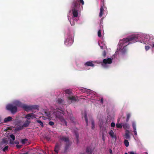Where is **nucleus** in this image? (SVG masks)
I'll list each match as a JSON object with an SVG mask.
<instances>
[{
	"label": "nucleus",
	"mask_w": 154,
	"mask_h": 154,
	"mask_svg": "<svg viewBox=\"0 0 154 154\" xmlns=\"http://www.w3.org/2000/svg\"><path fill=\"white\" fill-rule=\"evenodd\" d=\"M68 103H71L74 102L75 101L77 100V98L75 97L72 96H70L68 97Z\"/></svg>",
	"instance_id": "nucleus-11"
},
{
	"label": "nucleus",
	"mask_w": 154,
	"mask_h": 154,
	"mask_svg": "<svg viewBox=\"0 0 154 154\" xmlns=\"http://www.w3.org/2000/svg\"><path fill=\"white\" fill-rule=\"evenodd\" d=\"M10 144H12V143L11 142V139H10Z\"/></svg>",
	"instance_id": "nucleus-53"
},
{
	"label": "nucleus",
	"mask_w": 154,
	"mask_h": 154,
	"mask_svg": "<svg viewBox=\"0 0 154 154\" xmlns=\"http://www.w3.org/2000/svg\"><path fill=\"white\" fill-rule=\"evenodd\" d=\"M8 140L7 138L3 139L2 141L0 142V146L1 147H3L7 145L8 143Z\"/></svg>",
	"instance_id": "nucleus-10"
},
{
	"label": "nucleus",
	"mask_w": 154,
	"mask_h": 154,
	"mask_svg": "<svg viewBox=\"0 0 154 154\" xmlns=\"http://www.w3.org/2000/svg\"><path fill=\"white\" fill-rule=\"evenodd\" d=\"M59 146L58 144H57L55 146L54 151L57 153L59 151Z\"/></svg>",
	"instance_id": "nucleus-28"
},
{
	"label": "nucleus",
	"mask_w": 154,
	"mask_h": 154,
	"mask_svg": "<svg viewBox=\"0 0 154 154\" xmlns=\"http://www.w3.org/2000/svg\"><path fill=\"white\" fill-rule=\"evenodd\" d=\"M119 119L117 121L116 124V126L117 128H121L123 127V123H119Z\"/></svg>",
	"instance_id": "nucleus-22"
},
{
	"label": "nucleus",
	"mask_w": 154,
	"mask_h": 154,
	"mask_svg": "<svg viewBox=\"0 0 154 154\" xmlns=\"http://www.w3.org/2000/svg\"><path fill=\"white\" fill-rule=\"evenodd\" d=\"M78 67L77 69L79 70H86V69L84 68H81V67L82 66L81 63H79L77 65Z\"/></svg>",
	"instance_id": "nucleus-24"
},
{
	"label": "nucleus",
	"mask_w": 154,
	"mask_h": 154,
	"mask_svg": "<svg viewBox=\"0 0 154 154\" xmlns=\"http://www.w3.org/2000/svg\"><path fill=\"white\" fill-rule=\"evenodd\" d=\"M51 126H52L53 125L54 123V122L52 121H50L48 123Z\"/></svg>",
	"instance_id": "nucleus-39"
},
{
	"label": "nucleus",
	"mask_w": 154,
	"mask_h": 154,
	"mask_svg": "<svg viewBox=\"0 0 154 154\" xmlns=\"http://www.w3.org/2000/svg\"><path fill=\"white\" fill-rule=\"evenodd\" d=\"M128 153L129 154H135V153L133 151L129 152Z\"/></svg>",
	"instance_id": "nucleus-44"
},
{
	"label": "nucleus",
	"mask_w": 154,
	"mask_h": 154,
	"mask_svg": "<svg viewBox=\"0 0 154 154\" xmlns=\"http://www.w3.org/2000/svg\"><path fill=\"white\" fill-rule=\"evenodd\" d=\"M100 102L102 103H103V98H101L100 100Z\"/></svg>",
	"instance_id": "nucleus-48"
},
{
	"label": "nucleus",
	"mask_w": 154,
	"mask_h": 154,
	"mask_svg": "<svg viewBox=\"0 0 154 154\" xmlns=\"http://www.w3.org/2000/svg\"><path fill=\"white\" fill-rule=\"evenodd\" d=\"M75 136L76 137L77 140H78V138L79 137V134H78L77 133L75 132Z\"/></svg>",
	"instance_id": "nucleus-42"
},
{
	"label": "nucleus",
	"mask_w": 154,
	"mask_h": 154,
	"mask_svg": "<svg viewBox=\"0 0 154 154\" xmlns=\"http://www.w3.org/2000/svg\"><path fill=\"white\" fill-rule=\"evenodd\" d=\"M79 90L81 92L86 94V96H84L87 99L90 100L93 102H94L93 100H95L96 96L92 91L84 88H80Z\"/></svg>",
	"instance_id": "nucleus-5"
},
{
	"label": "nucleus",
	"mask_w": 154,
	"mask_h": 154,
	"mask_svg": "<svg viewBox=\"0 0 154 154\" xmlns=\"http://www.w3.org/2000/svg\"><path fill=\"white\" fill-rule=\"evenodd\" d=\"M125 154H128V153H127V152H125Z\"/></svg>",
	"instance_id": "nucleus-52"
},
{
	"label": "nucleus",
	"mask_w": 154,
	"mask_h": 154,
	"mask_svg": "<svg viewBox=\"0 0 154 154\" xmlns=\"http://www.w3.org/2000/svg\"><path fill=\"white\" fill-rule=\"evenodd\" d=\"M105 122V119L102 117V118H101L99 120L100 126L101 128V132L102 133V135L106 136L107 134V131L106 128L103 127V125H104Z\"/></svg>",
	"instance_id": "nucleus-8"
},
{
	"label": "nucleus",
	"mask_w": 154,
	"mask_h": 154,
	"mask_svg": "<svg viewBox=\"0 0 154 154\" xmlns=\"http://www.w3.org/2000/svg\"><path fill=\"white\" fill-rule=\"evenodd\" d=\"M10 121H11L12 119V118L10 117Z\"/></svg>",
	"instance_id": "nucleus-51"
},
{
	"label": "nucleus",
	"mask_w": 154,
	"mask_h": 154,
	"mask_svg": "<svg viewBox=\"0 0 154 154\" xmlns=\"http://www.w3.org/2000/svg\"><path fill=\"white\" fill-rule=\"evenodd\" d=\"M98 36L99 37H101V30L100 29L98 30Z\"/></svg>",
	"instance_id": "nucleus-34"
},
{
	"label": "nucleus",
	"mask_w": 154,
	"mask_h": 154,
	"mask_svg": "<svg viewBox=\"0 0 154 154\" xmlns=\"http://www.w3.org/2000/svg\"><path fill=\"white\" fill-rule=\"evenodd\" d=\"M15 143L16 144H17L18 143V142H16V143Z\"/></svg>",
	"instance_id": "nucleus-56"
},
{
	"label": "nucleus",
	"mask_w": 154,
	"mask_h": 154,
	"mask_svg": "<svg viewBox=\"0 0 154 154\" xmlns=\"http://www.w3.org/2000/svg\"><path fill=\"white\" fill-rule=\"evenodd\" d=\"M124 143L125 145L126 146L128 147L129 146V143L128 141L127 140H125L124 141Z\"/></svg>",
	"instance_id": "nucleus-29"
},
{
	"label": "nucleus",
	"mask_w": 154,
	"mask_h": 154,
	"mask_svg": "<svg viewBox=\"0 0 154 154\" xmlns=\"http://www.w3.org/2000/svg\"><path fill=\"white\" fill-rule=\"evenodd\" d=\"M28 154V152H26V153H24V154Z\"/></svg>",
	"instance_id": "nucleus-54"
},
{
	"label": "nucleus",
	"mask_w": 154,
	"mask_h": 154,
	"mask_svg": "<svg viewBox=\"0 0 154 154\" xmlns=\"http://www.w3.org/2000/svg\"><path fill=\"white\" fill-rule=\"evenodd\" d=\"M95 62H96L94 61L90 60L85 62L84 63V65L85 66L94 67V66L95 65L94 64V63H95Z\"/></svg>",
	"instance_id": "nucleus-12"
},
{
	"label": "nucleus",
	"mask_w": 154,
	"mask_h": 154,
	"mask_svg": "<svg viewBox=\"0 0 154 154\" xmlns=\"http://www.w3.org/2000/svg\"><path fill=\"white\" fill-rule=\"evenodd\" d=\"M7 129H4V131H7L8 130H10V127H7Z\"/></svg>",
	"instance_id": "nucleus-46"
},
{
	"label": "nucleus",
	"mask_w": 154,
	"mask_h": 154,
	"mask_svg": "<svg viewBox=\"0 0 154 154\" xmlns=\"http://www.w3.org/2000/svg\"><path fill=\"white\" fill-rule=\"evenodd\" d=\"M60 140L61 141H64L66 143H68L69 141L68 138L64 136L60 137Z\"/></svg>",
	"instance_id": "nucleus-17"
},
{
	"label": "nucleus",
	"mask_w": 154,
	"mask_h": 154,
	"mask_svg": "<svg viewBox=\"0 0 154 154\" xmlns=\"http://www.w3.org/2000/svg\"><path fill=\"white\" fill-rule=\"evenodd\" d=\"M150 38L148 34L139 32L135 33L127 38L120 40L115 54L111 57L103 59L101 64L102 66L105 68L109 67V65L112 63L114 57L118 59L123 57L127 54V46L129 44L136 42L146 44L147 43Z\"/></svg>",
	"instance_id": "nucleus-1"
},
{
	"label": "nucleus",
	"mask_w": 154,
	"mask_h": 154,
	"mask_svg": "<svg viewBox=\"0 0 154 154\" xmlns=\"http://www.w3.org/2000/svg\"><path fill=\"white\" fill-rule=\"evenodd\" d=\"M91 125H92V129H94V122L93 120L91 121Z\"/></svg>",
	"instance_id": "nucleus-33"
},
{
	"label": "nucleus",
	"mask_w": 154,
	"mask_h": 154,
	"mask_svg": "<svg viewBox=\"0 0 154 154\" xmlns=\"http://www.w3.org/2000/svg\"><path fill=\"white\" fill-rule=\"evenodd\" d=\"M82 118H84L86 121V124L87 125H88V119L87 118V115L85 112L84 113L82 112Z\"/></svg>",
	"instance_id": "nucleus-18"
},
{
	"label": "nucleus",
	"mask_w": 154,
	"mask_h": 154,
	"mask_svg": "<svg viewBox=\"0 0 154 154\" xmlns=\"http://www.w3.org/2000/svg\"><path fill=\"white\" fill-rule=\"evenodd\" d=\"M100 28L101 27V26H100Z\"/></svg>",
	"instance_id": "nucleus-57"
},
{
	"label": "nucleus",
	"mask_w": 154,
	"mask_h": 154,
	"mask_svg": "<svg viewBox=\"0 0 154 154\" xmlns=\"http://www.w3.org/2000/svg\"><path fill=\"white\" fill-rule=\"evenodd\" d=\"M13 103L14 101L12 104H10V112L12 114L15 113L17 111V106L14 104Z\"/></svg>",
	"instance_id": "nucleus-9"
},
{
	"label": "nucleus",
	"mask_w": 154,
	"mask_h": 154,
	"mask_svg": "<svg viewBox=\"0 0 154 154\" xmlns=\"http://www.w3.org/2000/svg\"><path fill=\"white\" fill-rule=\"evenodd\" d=\"M103 55L104 56H105L106 55V52L105 51H104L103 53Z\"/></svg>",
	"instance_id": "nucleus-45"
},
{
	"label": "nucleus",
	"mask_w": 154,
	"mask_h": 154,
	"mask_svg": "<svg viewBox=\"0 0 154 154\" xmlns=\"http://www.w3.org/2000/svg\"><path fill=\"white\" fill-rule=\"evenodd\" d=\"M130 132L128 130H126L125 132V138L130 140Z\"/></svg>",
	"instance_id": "nucleus-20"
},
{
	"label": "nucleus",
	"mask_w": 154,
	"mask_h": 154,
	"mask_svg": "<svg viewBox=\"0 0 154 154\" xmlns=\"http://www.w3.org/2000/svg\"><path fill=\"white\" fill-rule=\"evenodd\" d=\"M109 135L112 139H114L115 141L117 139L116 137L115 134L113 130H110L109 131Z\"/></svg>",
	"instance_id": "nucleus-13"
},
{
	"label": "nucleus",
	"mask_w": 154,
	"mask_h": 154,
	"mask_svg": "<svg viewBox=\"0 0 154 154\" xmlns=\"http://www.w3.org/2000/svg\"><path fill=\"white\" fill-rule=\"evenodd\" d=\"M8 147L7 146H5V147L3 149V150L4 152L6 151L8 149Z\"/></svg>",
	"instance_id": "nucleus-36"
},
{
	"label": "nucleus",
	"mask_w": 154,
	"mask_h": 154,
	"mask_svg": "<svg viewBox=\"0 0 154 154\" xmlns=\"http://www.w3.org/2000/svg\"><path fill=\"white\" fill-rule=\"evenodd\" d=\"M63 102V100L61 99L58 98L56 100V103L58 105H62Z\"/></svg>",
	"instance_id": "nucleus-19"
},
{
	"label": "nucleus",
	"mask_w": 154,
	"mask_h": 154,
	"mask_svg": "<svg viewBox=\"0 0 154 154\" xmlns=\"http://www.w3.org/2000/svg\"><path fill=\"white\" fill-rule=\"evenodd\" d=\"M98 44L101 49H103L106 48V46L104 41H102L101 43L99 42Z\"/></svg>",
	"instance_id": "nucleus-15"
},
{
	"label": "nucleus",
	"mask_w": 154,
	"mask_h": 154,
	"mask_svg": "<svg viewBox=\"0 0 154 154\" xmlns=\"http://www.w3.org/2000/svg\"><path fill=\"white\" fill-rule=\"evenodd\" d=\"M102 139L103 141H104L105 140V136L102 135Z\"/></svg>",
	"instance_id": "nucleus-47"
},
{
	"label": "nucleus",
	"mask_w": 154,
	"mask_h": 154,
	"mask_svg": "<svg viewBox=\"0 0 154 154\" xmlns=\"http://www.w3.org/2000/svg\"><path fill=\"white\" fill-rule=\"evenodd\" d=\"M36 116L33 113H29L25 115L24 118L26 119V121L22 125H18L17 127V130H20L23 128L29 126L31 123L30 119H33L36 118Z\"/></svg>",
	"instance_id": "nucleus-4"
},
{
	"label": "nucleus",
	"mask_w": 154,
	"mask_h": 154,
	"mask_svg": "<svg viewBox=\"0 0 154 154\" xmlns=\"http://www.w3.org/2000/svg\"><path fill=\"white\" fill-rule=\"evenodd\" d=\"M21 143L23 144H26V145H28L29 144L28 140L27 139H23L21 140Z\"/></svg>",
	"instance_id": "nucleus-26"
},
{
	"label": "nucleus",
	"mask_w": 154,
	"mask_h": 154,
	"mask_svg": "<svg viewBox=\"0 0 154 154\" xmlns=\"http://www.w3.org/2000/svg\"><path fill=\"white\" fill-rule=\"evenodd\" d=\"M147 44L151 46L154 48V39L150 38Z\"/></svg>",
	"instance_id": "nucleus-16"
},
{
	"label": "nucleus",
	"mask_w": 154,
	"mask_h": 154,
	"mask_svg": "<svg viewBox=\"0 0 154 154\" xmlns=\"http://www.w3.org/2000/svg\"><path fill=\"white\" fill-rule=\"evenodd\" d=\"M115 126V124L114 122H112L111 124V127H114Z\"/></svg>",
	"instance_id": "nucleus-40"
},
{
	"label": "nucleus",
	"mask_w": 154,
	"mask_h": 154,
	"mask_svg": "<svg viewBox=\"0 0 154 154\" xmlns=\"http://www.w3.org/2000/svg\"><path fill=\"white\" fill-rule=\"evenodd\" d=\"M6 109L7 110H10V104H8L6 107Z\"/></svg>",
	"instance_id": "nucleus-38"
},
{
	"label": "nucleus",
	"mask_w": 154,
	"mask_h": 154,
	"mask_svg": "<svg viewBox=\"0 0 154 154\" xmlns=\"http://www.w3.org/2000/svg\"><path fill=\"white\" fill-rule=\"evenodd\" d=\"M13 103L23 109L26 111H28L33 109H37L38 107L37 105H28L21 103L19 100H16L14 101Z\"/></svg>",
	"instance_id": "nucleus-6"
},
{
	"label": "nucleus",
	"mask_w": 154,
	"mask_h": 154,
	"mask_svg": "<svg viewBox=\"0 0 154 154\" xmlns=\"http://www.w3.org/2000/svg\"><path fill=\"white\" fill-rule=\"evenodd\" d=\"M123 127L124 129H129L130 126L127 123H123Z\"/></svg>",
	"instance_id": "nucleus-25"
},
{
	"label": "nucleus",
	"mask_w": 154,
	"mask_h": 154,
	"mask_svg": "<svg viewBox=\"0 0 154 154\" xmlns=\"http://www.w3.org/2000/svg\"><path fill=\"white\" fill-rule=\"evenodd\" d=\"M64 92L66 94H67L69 95H70V94L72 93V91L71 90L67 89L64 91Z\"/></svg>",
	"instance_id": "nucleus-27"
},
{
	"label": "nucleus",
	"mask_w": 154,
	"mask_h": 154,
	"mask_svg": "<svg viewBox=\"0 0 154 154\" xmlns=\"http://www.w3.org/2000/svg\"><path fill=\"white\" fill-rule=\"evenodd\" d=\"M10 121V116L8 117L7 118H5L4 119V122H7Z\"/></svg>",
	"instance_id": "nucleus-32"
},
{
	"label": "nucleus",
	"mask_w": 154,
	"mask_h": 154,
	"mask_svg": "<svg viewBox=\"0 0 154 154\" xmlns=\"http://www.w3.org/2000/svg\"><path fill=\"white\" fill-rule=\"evenodd\" d=\"M79 5L77 1H74L72 3L71 9L69 11L68 14V19L72 26L75 25L78 19V8Z\"/></svg>",
	"instance_id": "nucleus-3"
},
{
	"label": "nucleus",
	"mask_w": 154,
	"mask_h": 154,
	"mask_svg": "<svg viewBox=\"0 0 154 154\" xmlns=\"http://www.w3.org/2000/svg\"><path fill=\"white\" fill-rule=\"evenodd\" d=\"M56 109H58L57 110H55L53 112L52 114V112L48 111H46L44 112V114L43 115L46 116L45 119H48L51 120L54 117L58 119L62 122L64 123L67 126V123L64 119L63 116H65L66 113L68 114V113L66 111L65 112L61 109H60L58 108H56Z\"/></svg>",
	"instance_id": "nucleus-2"
},
{
	"label": "nucleus",
	"mask_w": 154,
	"mask_h": 154,
	"mask_svg": "<svg viewBox=\"0 0 154 154\" xmlns=\"http://www.w3.org/2000/svg\"><path fill=\"white\" fill-rule=\"evenodd\" d=\"M81 8H82V10L83 9V7L82 6Z\"/></svg>",
	"instance_id": "nucleus-55"
},
{
	"label": "nucleus",
	"mask_w": 154,
	"mask_h": 154,
	"mask_svg": "<svg viewBox=\"0 0 154 154\" xmlns=\"http://www.w3.org/2000/svg\"><path fill=\"white\" fill-rule=\"evenodd\" d=\"M74 35L72 33H68L65 40L64 44L67 46H71L73 42Z\"/></svg>",
	"instance_id": "nucleus-7"
},
{
	"label": "nucleus",
	"mask_w": 154,
	"mask_h": 154,
	"mask_svg": "<svg viewBox=\"0 0 154 154\" xmlns=\"http://www.w3.org/2000/svg\"><path fill=\"white\" fill-rule=\"evenodd\" d=\"M132 127L133 128L134 132V134L136 136L137 135V133L136 130V123L135 122L133 121L132 122Z\"/></svg>",
	"instance_id": "nucleus-14"
},
{
	"label": "nucleus",
	"mask_w": 154,
	"mask_h": 154,
	"mask_svg": "<svg viewBox=\"0 0 154 154\" xmlns=\"http://www.w3.org/2000/svg\"><path fill=\"white\" fill-rule=\"evenodd\" d=\"M68 118H69L71 121H73V118L72 117V115L69 113L68 115Z\"/></svg>",
	"instance_id": "nucleus-31"
},
{
	"label": "nucleus",
	"mask_w": 154,
	"mask_h": 154,
	"mask_svg": "<svg viewBox=\"0 0 154 154\" xmlns=\"http://www.w3.org/2000/svg\"><path fill=\"white\" fill-rule=\"evenodd\" d=\"M42 127H43L44 126L43 122L40 120H37L36 121Z\"/></svg>",
	"instance_id": "nucleus-30"
},
{
	"label": "nucleus",
	"mask_w": 154,
	"mask_h": 154,
	"mask_svg": "<svg viewBox=\"0 0 154 154\" xmlns=\"http://www.w3.org/2000/svg\"><path fill=\"white\" fill-rule=\"evenodd\" d=\"M79 2L80 3H81L82 5H84V2L83 0H80Z\"/></svg>",
	"instance_id": "nucleus-43"
},
{
	"label": "nucleus",
	"mask_w": 154,
	"mask_h": 154,
	"mask_svg": "<svg viewBox=\"0 0 154 154\" xmlns=\"http://www.w3.org/2000/svg\"><path fill=\"white\" fill-rule=\"evenodd\" d=\"M10 138L12 139V140H14L15 139V137L14 135L11 134L10 135Z\"/></svg>",
	"instance_id": "nucleus-37"
},
{
	"label": "nucleus",
	"mask_w": 154,
	"mask_h": 154,
	"mask_svg": "<svg viewBox=\"0 0 154 154\" xmlns=\"http://www.w3.org/2000/svg\"><path fill=\"white\" fill-rule=\"evenodd\" d=\"M104 11L103 7V6H101L100 9V12L99 14V17H102L104 13Z\"/></svg>",
	"instance_id": "nucleus-23"
},
{
	"label": "nucleus",
	"mask_w": 154,
	"mask_h": 154,
	"mask_svg": "<svg viewBox=\"0 0 154 154\" xmlns=\"http://www.w3.org/2000/svg\"><path fill=\"white\" fill-rule=\"evenodd\" d=\"M109 152L111 154L112 153V150L111 149H110L109 150Z\"/></svg>",
	"instance_id": "nucleus-49"
},
{
	"label": "nucleus",
	"mask_w": 154,
	"mask_h": 154,
	"mask_svg": "<svg viewBox=\"0 0 154 154\" xmlns=\"http://www.w3.org/2000/svg\"><path fill=\"white\" fill-rule=\"evenodd\" d=\"M7 132H8V135H7V137H8V139H9V138L8 137V134H9V131H8Z\"/></svg>",
	"instance_id": "nucleus-50"
},
{
	"label": "nucleus",
	"mask_w": 154,
	"mask_h": 154,
	"mask_svg": "<svg viewBox=\"0 0 154 154\" xmlns=\"http://www.w3.org/2000/svg\"><path fill=\"white\" fill-rule=\"evenodd\" d=\"M93 150V149L91 148L90 147H88L87 148L86 152V153L88 154H91Z\"/></svg>",
	"instance_id": "nucleus-21"
},
{
	"label": "nucleus",
	"mask_w": 154,
	"mask_h": 154,
	"mask_svg": "<svg viewBox=\"0 0 154 154\" xmlns=\"http://www.w3.org/2000/svg\"><path fill=\"white\" fill-rule=\"evenodd\" d=\"M145 48L146 50L147 51L150 48V47L149 46H145Z\"/></svg>",
	"instance_id": "nucleus-41"
},
{
	"label": "nucleus",
	"mask_w": 154,
	"mask_h": 154,
	"mask_svg": "<svg viewBox=\"0 0 154 154\" xmlns=\"http://www.w3.org/2000/svg\"><path fill=\"white\" fill-rule=\"evenodd\" d=\"M131 116V114L130 113H128L127 115V121H128Z\"/></svg>",
	"instance_id": "nucleus-35"
}]
</instances>
